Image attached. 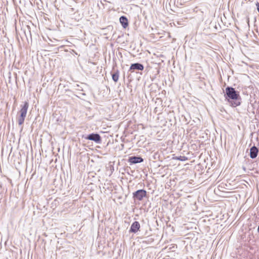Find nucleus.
Segmentation results:
<instances>
[{
    "label": "nucleus",
    "mask_w": 259,
    "mask_h": 259,
    "mask_svg": "<svg viewBox=\"0 0 259 259\" xmlns=\"http://www.w3.org/2000/svg\"><path fill=\"white\" fill-rule=\"evenodd\" d=\"M131 70L138 69L140 70H143L144 69V66L143 65L139 63H135L132 64L130 67Z\"/></svg>",
    "instance_id": "nucleus-9"
},
{
    "label": "nucleus",
    "mask_w": 259,
    "mask_h": 259,
    "mask_svg": "<svg viewBox=\"0 0 259 259\" xmlns=\"http://www.w3.org/2000/svg\"><path fill=\"white\" fill-rule=\"evenodd\" d=\"M176 159H177L178 160H181V161H184V160H186L187 158L185 156H183V157L181 156L180 157H176Z\"/></svg>",
    "instance_id": "nucleus-11"
},
{
    "label": "nucleus",
    "mask_w": 259,
    "mask_h": 259,
    "mask_svg": "<svg viewBox=\"0 0 259 259\" xmlns=\"http://www.w3.org/2000/svg\"><path fill=\"white\" fill-rule=\"evenodd\" d=\"M146 191L145 190H139L133 193V197L135 199L141 201L146 196Z\"/></svg>",
    "instance_id": "nucleus-3"
},
{
    "label": "nucleus",
    "mask_w": 259,
    "mask_h": 259,
    "mask_svg": "<svg viewBox=\"0 0 259 259\" xmlns=\"http://www.w3.org/2000/svg\"><path fill=\"white\" fill-rule=\"evenodd\" d=\"M28 107L29 104L27 102H25L24 105L21 106V108L19 111L20 116L18 117V122L19 125H22L24 123Z\"/></svg>",
    "instance_id": "nucleus-2"
},
{
    "label": "nucleus",
    "mask_w": 259,
    "mask_h": 259,
    "mask_svg": "<svg viewBox=\"0 0 259 259\" xmlns=\"http://www.w3.org/2000/svg\"><path fill=\"white\" fill-rule=\"evenodd\" d=\"M140 228V224L138 222H134L131 225L130 232L136 233Z\"/></svg>",
    "instance_id": "nucleus-5"
},
{
    "label": "nucleus",
    "mask_w": 259,
    "mask_h": 259,
    "mask_svg": "<svg viewBox=\"0 0 259 259\" xmlns=\"http://www.w3.org/2000/svg\"><path fill=\"white\" fill-rule=\"evenodd\" d=\"M226 99L230 103V105L233 107H236L241 104V98L238 92H237L235 89L232 87H227L226 88Z\"/></svg>",
    "instance_id": "nucleus-1"
},
{
    "label": "nucleus",
    "mask_w": 259,
    "mask_h": 259,
    "mask_svg": "<svg viewBox=\"0 0 259 259\" xmlns=\"http://www.w3.org/2000/svg\"><path fill=\"white\" fill-rule=\"evenodd\" d=\"M143 161V158L140 157L132 156L130 157L128 159L129 162L132 164L140 163L142 162Z\"/></svg>",
    "instance_id": "nucleus-6"
},
{
    "label": "nucleus",
    "mask_w": 259,
    "mask_h": 259,
    "mask_svg": "<svg viewBox=\"0 0 259 259\" xmlns=\"http://www.w3.org/2000/svg\"><path fill=\"white\" fill-rule=\"evenodd\" d=\"M86 139L89 140L94 141L97 143H100L101 142V137L97 134H90L86 138Z\"/></svg>",
    "instance_id": "nucleus-4"
},
{
    "label": "nucleus",
    "mask_w": 259,
    "mask_h": 259,
    "mask_svg": "<svg viewBox=\"0 0 259 259\" xmlns=\"http://www.w3.org/2000/svg\"><path fill=\"white\" fill-rule=\"evenodd\" d=\"M258 149L255 146L251 147L250 149V156L251 158H255L258 153Z\"/></svg>",
    "instance_id": "nucleus-7"
},
{
    "label": "nucleus",
    "mask_w": 259,
    "mask_h": 259,
    "mask_svg": "<svg viewBox=\"0 0 259 259\" xmlns=\"http://www.w3.org/2000/svg\"><path fill=\"white\" fill-rule=\"evenodd\" d=\"M112 79L115 82H117L119 79V73L116 72L112 75Z\"/></svg>",
    "instance_id": "nucleus-10"
},
{
    "label": "nucleus",
    "mask_w": 259,
    "mask_h": 259,
    "mask_svg": "<svg viewBox=\"0 0 259 259\" xmlns=\"http://www.w3.org/2000/svg\"><path fill=\"white\" fill-rule=\"evenodd\" d=\"M119 21L124 28H126L128 26V20L125 16H121L119 18Z\"/></svg>",
    "instance_id": "nucleus-8"
}]
</instances>
